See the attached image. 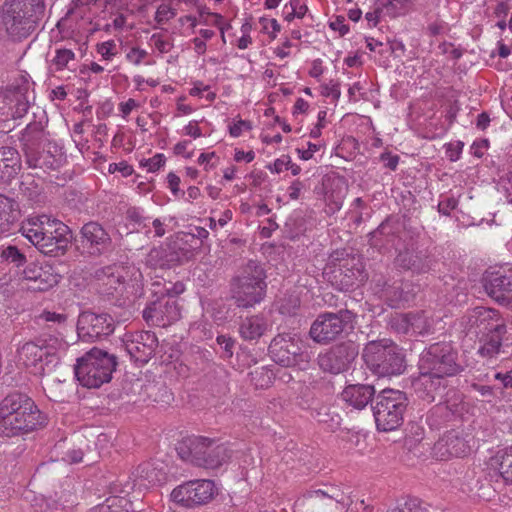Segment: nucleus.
Here are the masks:
<instances>
[{
    "label": "nucleus",
    "mask_w": 512,
    "mask_h": 512,
    "mask_svg": "<svg viewBox=\"0 0 512 512\" xmlns=\"http://www.w3.org/2000/svg\"><path fill=\"white\" fill-rule=\"evenodd\" d=\"M419 376L412 386L419 398L432 402L435 393L443 386L444 379L460 371L456 354L450 344L435 343L425 349L418 363Z\"/></svg>",
    "instance_id": "f257e3e1"
},
{
    "label": "nucleus",
    "mask_w": 512,
    "mask_h": 512,
    "mask_svg": "<svg viewBox=\"0 0 512 512\" xmlns=\"http://www.w3.org/2000/svg\"><path fill=\"white\" fill-rule=\"evenodd\" d=\"M46 423V415L26 394L11 393L0 401V437L28 434Z\"/></svg>",
    "instance_id": "f03ea898"
},
{
    "label": "nucleus",
    "mask_w": 512,
    "mask_h": 512,
    "mask_svg": "<svg viewBox=\"0 0 512 512\" xmlns=\"http://www.w3.org/2000/svg\"><path fill=\"white\" fill-rule=\"evenodd\" d=\"M20 232L41 253L49 256L63 255L70 243L68 226L46 214L25 219Z\"/></svg>",
    "instance_id": "7ed1b4c3"
},
{
    "label": "nucleus",
    "mask_w": 512,
    "mask_h": 512,
    "mask_svg": "<svg viewBox=\"0 0 512 512\" xmlns=\"http://www.w3.org/2000/svg\"><path fill=\"white\" fill-rule=\"evenodd\" d=\"M44 11V0H6L0 7V36L12 41L27 38Z\"/></svg>",
    "instance_id": "20e7f679"
},
{
    "label": "nucleus",
    "mask_w": 512,
    "mask_h": 512,
    "mask_svg": "<svg viewBox=\"0 0 512 512\" xmlns=\"http://www.w3.org/2000/svg\"><path fill=\"white\" fill-rule=\"evenodd\" d=\"M66 347L62 339L52 336L27 342L18 349V363L31 374L43 375L55 368Z\"/></svg>",
    "instance_id": "39448f33"
},
{
    "label": "nucleus",
    "mask_w": 512,
    "mask_h": 512,
    "mask_svg": "<svg viewBox=\"0 0 512 512\" xmlns=\"http://www.w3.org/2000/svg\"><path fill=\"white\" fill-rule=\"evenodd\" d=\"M363 359L367 367L379 377L400 375L405 370L401 350L388 339L369 342L364 348Z\"/></svg>",
    "instance_id": "423d86ee"
},
{
    "label": "nucleus",
    "mask_w": 512,
    "mask_h": 512,
    "mask_svg": "<svg viewBox=\"0 0 512 512\" xmlns=\"http://www.w3.org/2000/svg\"><path fill=\"white\" fill-rule=\"evenodd\" d=\"M116 361L112 355L93 349L77 361L75 376L81 385L98 388L111 380Z\"/></svg>",
    "instance_id": "0eeeda50"
},
{
    "label": "nucleus",
    "mask_w": 512,
    "mask_h": 512,
    "mask_svg": "<svg viewBox=\"0 0 512 512\" xmlns=\"http://www.w3.org/2000/svg\"><path fill=\"white\" fill-rule=\"evenodd\" d=\"M263 268L250 261L233 284V298L239 307H252L264 298L266 283Z\"/></svg>",
    "instance_id": "6e6552de"
},
{
    "label": "nucleus",
    "mask_w": 512,
    "mask_h": 512,
    "mask_svg": "<svg viewBox=\"0 0 512 512\" xmlns=\"http://www.w3.org/2000/svg\"><path fill=\"white\" fill-rule=\"evenodd\" d=\"M407 399L399 390L384 389L376 397L373 415L377 429L388 432L397 429L403 422Z\"/></svg>",
    "instance_id": "1a4fd4ad"
},
{
    "label": "nucleus",
    "mask_w": 512,
    "mask_h": 512,
    "mask_svg": "<svg viewBox=\"0 0 512 512\" xmlns=\"http://www.w3.org/2000/svg\"><path fill=\"white\" fill-rule=\"evenodd\" d=\"M219 491V486L213 480L196 479L175 487L170 497L177 505L190 509L209 504L219 494Z\"/></svg>",
    "instance_id": "9d476101"
},
{
    "label": "nucleus",
    "mask_w": 512,
    "mask_h": 512,
    "mask_svg": "<svg viewBox=\"0 0 512 512\" xmlns=\"http://www.w3.org/2000/svg\"><path fill=\"white\" fill-rule=\"evenodd\" d=\"M189 457L197 466L217 469L228 462L230 454L223 445H214L208 438L192 437L186 440Z\"/></svg>",
    "instance_id": "9b49d317"
},
{
    "label": "nucleus",
    "mask_w": 512,
    "mask_h": 512,
    "mask_svg": "<svg viewBox=\"0 0 512 512\" xmlns=\"http://www.w3.org/2000/svg\"><path fill=\"white\" fill-rule=\"evenodd\" d=\"M60 278V274L52 265L48 263H30L14 279V282L21 290L42 292L55 287Z\"/></svg>",
    "instance_id": "f8f14e48"
},
{
    "label": "nucleus",
    "mask_w": 512,
    "mask_h": 512,
    "mask_svg": "<svg viewBox=\"0 0 512 512\" xmlns=\"http://www.w3.org/2000/svg\"><path fill=\"white\" fill-rule=\"evenodd\" d=\"M482 283L492 299L502 305L512 306V265L486 271Z\"/></svg>",
    "instance_id": "ddd939ff"
},
{
    "label": "nucleus",
    "mask_w": 512,
    "mask_h": 512,
    "mask_svg": "<svg viewBox=\"0 0 512 512\" xmlns=\"http://www.w3.org/2000/svg\"><path fill=\"white\" fill-rule=\"evenodd\" d=\"M473 437L463 431L452 430L443 435L433 446V456L441 461L464 457L472 451Z\"/></svg>",
    "instance_id": "4468645a"
},
{
    "label": "nucleus",
    "mask_w": 512,
    "mask_h": 512,
    "mask_svg": "<svg viewBox=\"0 0 512 512\" xmlns=\"http://www.w3.org/2000/svg\"><path fill=\"white\" fill-rule=\"evenodd\" d=\"M351 319L349 311L335 313H324L317 317L310 328L311 338L318 343H327L336 339L342 333Z\"/></svg>",
    "instance_id": "2eb2a0df"
},
{
    "label": "nucleus",
    "mask_w": 512,
    "mask_h": 512,
    "mask_svg": "<svg viewBox=\"0 0 512 512\" xmlns=\"http://www.w3.org/2000/svg\"><path fill=\"white\" fill-rule=\"evenodd\" d=\"M99 279L107 286V292L118 290L120 287L137 289L143 280L142 272L132 264H118L106 267Z\"/></svg>",
    "instance_id": "dca6fc26"
},
{
    "label": "nucleus",
    "mask_w": 512,
    "mask_h": 512,
    "mask_svg": "<svg viewBox=\"0 0 512 512\" xmlns=\"http://www.w3.org/2000/svg\"><path fill=\"white\" fill-rule=\"evenodd\" d=\"M123 344L134 362L145 364L153 356L158 340L154 332L140 331L126 334Z\"/></svg>",
    "instance_id": "f3484780"
},
{
    "label": "nucleus",
    "mask_w": 512,
    "mask_h": 512,
    "mask_svg": "<svg viewBox=\"0 0 512 512\" xmlns=\"http://www.w3.org/2000/svg\"><path fill=\"white\" fill-rule=\"evenodd\" d=\"M143 317L149 325L166 327L178 321L181 312L175 299L160 298L144 309Z\"/></svg>",
    "instance_id": "a211bd4d"
},
{
    "label": "nucleus",
    "mask_w": 512,
    "mask_h": 512,
    "mask_svg": "<svg viewBox=\"0 0 512 512\" xmlns=\"http://www.w3.org/2000/svg\"><path fill=\"white\" fill-rule=\"evenodd\" d=\"M79 335L97 338L113 332V320L108 314L85 311L79 315L77 323Z\"/></svg>",
    "instance_id": "6ab92c4d"
},
{
    "label": "nucleus",
    "mask_w": 512,
    "mask_h": 512,
    "mask_svg": "<svg viewBox=\"0 0 512 512\" xmlns=\"http://www.w3.org/2000/svg\"><path fill=\"white\" fill-rule=\"evenodd\" d=\"M323 199L329 213L334 214L342 208L347 194V182L339 175H327L323 179Z\"/></svg>",
    "instance_id": "aec40b11"
},
{
    "label": "nucleus",
    "mask_w": 512,
    "mask_h": 512,
    "mask_svg": "<svg viewBox=\"0 0 512 512\" xmlns=\"http://www.w3.org/2000/svg\"><path fill=\"white\" fill-rule=\"evenodd\" d=\"M510 345H512V323L496 324L495 329L484 339L478 352L482 357L493 358L502 351V347Z\"/></svg>",
    "instance_id": "412c9836"
},
{
    "label": "nucleus",
    "mask_w": 512,
    "mask_h": 512,
    "mask_svg": "<svg viewBox=\"0 0 512 512\" xmlns=\"http://www.w3.org/2000/svg\"><path fill=\"white\" fill-rule=\"evenodd\" d=\"M466 329L477 328L479 331L492 332L496 324H503L500 321V314L497 310L487 307H475L464 317Z\"/></svg>",
    "instance_id": "4be33fe9"
},
{
    "label": "nucleus",
    "mask_w": 512,
    "mask_h": 512,
    "mask_svg": "<svg viewBox=\"0 0 512 512\" xmlns=\"http://www.w3.org/2000/svg\"><path fill=\"white\" fill-rule=\"evenodd\" d=\"M354 358L353 352H348L345 347H336L318 356L320 368L332 374H339L348 368Z\"/></svg>",
    "instance_id": "5701e85b"
},
{
    "label": "nucleus",
    "mask_w": 512,
    "mask_h": 512,
    "mask_svg": "<svg viewBox=\"0 0 512 512\" xmlns=\"http://www.w3.org/2000/svg\"><path fill=\"white\" fill-rule=\"evenodd\" d=\"M488 467L506 485H512V446L498 450L489 459Z\"/></svg>",
    "instance_id": "b1692460"
},
{
    "label": "nucleus",
    "mask_w": 512,
    "mask_h": 512,
    "mask_svg": "<svg viewBox=\"0 0 512 512\" xmlns=\"http://www.w3.org/2000/svg\"><path fill=\"white\" fill-rule=\"evenodd\" d=\"M375 394L374 387L371 385L355 384L347 386L341 396L344 402L349 406L362 410L372 400Z\"/></svg>",
    "instance_id": "393cba45"
},
{
    "label": "nucleus",
    "mask_w": 512,
    "mask_h": 512,
    "mask_svg": "<svg viewBox=\"0 0 512 512\" xmlns=\"http://www.w3.org/2000/svg\"><path fill=\"white\" fill-rule=\"evenodd\" d=\"M81 235L83 242L93 249L91 253L102 251L110 241L107 232L96 222H89L85 224L81 229Z\"/></svg>",
    "instance_id": "a878e982"
},
{
    "label": "nucleus",
    "mask_w": 512,
    "mask_h": 512,
    "mask_svg": "<svg viewBox=\"0 0 512 512\" xmlns=\"http://www.w3.org/2000/svg\"><path fill=\"white\" fill-rule=\"evenodd\" d=\"M20 156L16 149L11 147L0 148V178L14 177L20 170Z\"/></svg>",
    "instance_id": "bb28decb"
},
{
    "label": "nucleus",
    "mask_w": 512,
    "mask_h": 512,
    "mask_svg": "<svg viewBox=\"0 0 512 512\" xmlns=\"http://www.w3.org/2000/svg\"><path fill=\"white\" fill-rule=\"evenodd\" d=\"M138 479L136 484L139 488L148 489L157 484L162 483L165 480V474L150 464H143L137 469Z\"/></svg>",
    "instance_id": "cd10ccee"
},
{
    "label": "nucleus",
    "mask_w": 512,
    "mask_h": 512,
    "mask_svg": "<svg viewBox=\"0 0 512 512\" xmlns=\"http://www.w3.org/2000/svg\"><path fill=\"white\" fill-rule=\"evenodd\" d=\"M271 353L273 354V359L286 367H297L300 370L306 369L302 363L299 362L298 359H290L292 355L290 351L286 349V347L282 344V341L275 338L270 346Z\"/></svg>",
    "instance_id": "c85d7f7f"
},
{
    "label": "nucleus",
    "mask_w": 512,
    "mask_h": 512,
    "mask_svg": "<svg viewBox=\"0 0 512 512\" xmlns=\"http://www.w3.org/2000/svg\"><path fill=\"white\" fill-rule=\"evenodd\" d=\"M266 329L263 318L253 316L243 321L240 326V334L246 340H253L260 337Z\"/></svg>",
    "instance_id": "c756f323"
},
{
    "label": "nucleus",
    "mask_w": 512,
    "mask_h": 512,
    "mask_svg": "<svg viewBox=\"0 0 512 512\" xmlns=\"http://www.w3.org/2000/svg\"><path fill=\"white\" fill-rule=\"evenodd\" d=\"M197 13L198 25L215 26L222 34L229 28V24L225 23L222 15L211 12L206 6H198Z\"/></svg>",
    "instance_id": "7c9ffc66"
},
{
    "label": "nucleus",
    "mask_w": 512,
    "mask_h": 512,
    "mask_svg": "<svg viewBox=\"0 0 512 512\" xmlns=\"http://www.w3.org/2000/svg\"><path fill=\"white\" fill-rule=\"evenodd\" d=\"M282 341V344L290 351L289 355H292L291 359H298L300 363L307 368L309 362V355L306 351H304L303 342L299 337H289L286 339L285 337L278 338Z\"/></svg>",
    "instance_id": "2f4dec72"
},
{
    "label": "nucleus",
    "mask_w": 512,
    "mask_h": 512,
    "mask_svg": "<svg viewBox=\"0 0 512 512\" xmlns=\"http://www.w3.org/2000/svg\"><path fill=\"white\" fill-rule=\"evenodd\" d=\"M376 4L381 7L384 14L397 17L408 12L412 0H376Z\"/></svg>",
    "instance_id": "473e14b6"
},
{
    "label": "nucleus",
    "mask_w": 512,
    "mask_h": 512,
    "mask_svg": "<svg viewBox=\"0 0 512 512\" xmlns=\"http://www.w3.org/2000/svg\"><path fill=\"white\" fill-rule=\"evenodd\" d=\"M252 129L253 123L250 120H244L239 116L230 119L227 124L228 134L232 138H239L245 133L250 132Z\"/></svg>",
    "instance_id": "72a5a7b5"
},
{
    "label": "nucleus",
    "mask_w": 512,
    "mask_h": 512,
    "mask_svg": "<svg viewBox=\"0 0 512 512\" xmlns=\"http://www.w3.org/2000/svg\"><path fill=\"white\" fill-rule=\"evenodd\" d=\"M308 11L307 5L301 0H291L284 5L283 13L286 21H292L295 18H303Z\"/></svg>",
    "instance_id": "f704fd0d"
},
{
    "label": "nucleus",
    "mask_w": 512,
    "mask_h": 512,
    "mask_svg": "<svg viewBox=\"0 0 512 512\" xmlns=\"http://www.w3.org/2000/svg\"><path fill=\"white\" fill-rule=\"evenodd\" d=\"M75 60V53L70 49H57L52 60L51 67L60 71L69 67V63Z\"/></svg>",
    "instance_id": "c9c22d12"
},
{
    "label": "nucleus",
    "mask_w": 512,
    "mask_h": 512,
    "mask_svg": "<svg viewBox=\"0 0 512 512\" xmlns=\"http://www.w3.org/2000/svg\"><path fill=\"white\" fill-rule=\"evenodd\" d=\"M96 51L101 59L106 62L112 61L119 52L116 42L112 39L98 43Z\"/></svg>",
    "instance_id": "e433bc0d"
},
{
    "label": "nucleus",
    "mask_w": 512,
    "mask_h": 512,
    "mask_svg": "<svg viewBox=\"0 0 512 512\" xmlns=\"http://www.w3.org/2000/svg\"><path fill=\"white\" fill-rule=\"evenodd\" d=\"M205 122V118L201 119H192L185 124L179 133L183 136L190 137L192 139H198L200 137L205 136L206 134L203 132L201 124Z\"/></svg>",
    "instance_id": "4c0bfd02"
},
{
    "label": "nucleus",
    "mask_w": 512,
    "mask_h": 512,
    "mask_svg": "<svg viewBox=\"0 0 512 512\" xmlns=\"http://www.w3.org/2000/svg\"><path fill=\"white\" fill-rule=\"evenodd\" d=\"M192 87L189 90V95L192 97H202L208 102H213L216 99V93L211 91V87L200 80L193 81Z\"/></svg>",
    "instance_id": "58836bf2"
},
{
    "label": "nucleus",
    "mask_w": 512,
    "mask_h": 512,
    "mask_svg": "<svg viewBox=\"0 0 512 512\" xmlns=\"http://www.w3.org/2000/svg\"><path fill=\"white\" fill-rule=\"evenodd\" d=\"M319 91L323 97L330 98L335 102L338 101L341 96L340 83L334 79L321 83Z\"/></svg>",
    "instance_id": "ea45409f"
},
{
    "label": "nucleus",
    "mask_w": 512,
    "mask_h": 512,
    "mask_svg": "<svg viewBox=\"0 0 512 512\" xmlns=\"http://www.w3.org/2000/svg\"><path fill=\"white\" fill-rule=\"evenodd\" d=\"M411 317V333L424 334L430 329V321L423 312L410 314Z\"/></svg>",
    "instance_id": "a19ab883"
},
{
    "label": "nucleus",
    "mask_w": 512,
    "mask_h": 512,
    "mask_svg": "<svg viewBox=\"0 0 512 512\" xmlns=\"http://www.w3.org/2000/svg\"><path fill=\"white\" fill-rule=\"evenodd\" d=\"M1 258L17 267L25 263L26 257L15 246H8L1 251Z\"/></svg>",
    "instance_id": "79ce46f5"
},
{
    "label": "nucleus",
    "mask_w": 512,
    "mask_h": 512,
    "mask_svg": "<svg viewBox=\"0 0 512 512\" xmlns=\"http://www.w3.org/2000/svg\"><path fill=\"white\" fill-rule=\"evenodd\" d=\"M166 163V157L162 153H157L153 157L148 159H143L140 162V166L146 168L147 172L155 173L164 167Z\"/></svg>",
    "instance_id": "37998d69"
},
{
    "label": "nucleus",
    "mask_w": 512,
    "mask_h": 512,
    "mask_svg": "<svg viewBox=\"0 0 512 512\" xmlns=\"http://www.w3.org/2000/svg\"><path fill=\"white\" fill-rule=\"evenodd\" d=\"M343 252L335 251L328 258V263L323 267V275L331 282L336 279V264L341 261Z\"/></svg>",
    "instance_id": "c03bdc74"
},
{
    "label": "nucleus",
    "mask_w": 512,
    "mask_h": 512,
    "mask_svg": "<svg viewBox=\"0 0 512 512\" xmlns=\"http://www.w3.org/2000/svg\"><path fill=\"white\" fill-rule=\"evenodd\" d=\"M182 35L189 36L195 32L198 26V18L195 15H184L178 19Z\"/></svg>",
    "instance_id": "a18cd8bd"
},
{
    "label": "nucleus",
    "mask_w": 512,
    "mask_h": 512,
    "mask_svg": "<svg viewBox=\"0 0 512 512\" xmlns=\"http://www.w3.org/2000/svg\"><path fill=\"white\" fill-rule=\"evenodd\" d=\"M328 26L338 37L349 32V26L344 16H332L328 21Z\"/></svg>",
    "instance_id": "49530a36"
},
{
    "label": "nucleus",
    "mask_w": 512,
    "mask_h": 512,
    "mask_svg": "<svg viewBox=\"0 0 512 512\" xmlns=\"http://www.w3.org/2000/svg\"><path fill=\"white\" fill-rule=\"evenodd\" d=\"M166 180H167V188L169 189V191L171 192V194L174 197H176V198L184 197L185 193L180 188L181 179L176 173L169 172L167 174Z\"/></svg>",
    "instance_id": "de8ad7c7"
},
{
    "label": "nucleus",
    "mask_w": 512,
    "mask_h": 512,
    "mask_svg": "<svg viewBox=\"0 0 512 512\" xmlns=\"http://www.w3.org/2000/svg\"><path fill=\"white\" fill-rule=\"evenodd\" d=\"M392 327L400 333L411 332V317L410 314L397 315L391 321Z\"/></svg>",
    "instance_id": "09e8293b"
},
{
    "label": "nucleus",
    "mask_w": 512,
    "mask_h": 512,
    "mask_svg": "<svg viewBox=\"0 0 512 512\" xmlns=\"http://www.w3.org/2000/svg\"><path fill=\"white\" fill-rule=\"evenodd\" d=\"M164 251L159 248L152 249L146 257V264L150 267H164L166 265V261L164 260Z\"/></svg>",
    "instance_id": "8fccbe9b"
},
{
    "label": "nucleus",
    "mask_w": 512,
    "mask_h": 512,
    "mask_svg": "<svg viewBox=\"0 0 512 512\" xmlns=\"http://www.w3.org/2000/svg\"><path fill=\"white\" fill-rule=\"evenodd\" d=\"M463 147L464 144L461 141L445 144L444 148L446 157L452 162L459 160L462 154Z\"/></svg>",
    "instance_id": "3c124183"
},
{
    "label": "nucleus",
    "mask_w": 512,
    "mask_h": 512,
    "mask_svg": "<svg viewBox=\"0 0 512 512\" xmlns=\"http://www.w3.org/2000/svg\"><path fill=\"white\" fill-rule=\"evenodd\" d=\"M252 381L258 388L268 387L271 383V373L269 371H265L264 369L255 370L252 373Z\"/></svg>",
    "instance_id": "603ef678"
},
{
    "label": "nucleus",
    "mask_w": 512,
    "mask_h": 512,
    "mask_svg": "<svg viewBox=\"0 0 512 512\" xmlns=\"http://www.w3.org/2000/svg\"><path fill=\"white\" fill-rule=\"evenodd\" d=\"M108 172L110 174L120 173L122 177H129L134 173V168L126 161H120L118 163H110Z\"/></svg>",
    "instance_id": "864d4df0"
},
{
    "label": "nucleus",
    "mask_w": 512,
    "mask_h": 512,
    "mask_svg": "<svg viewBox=\"0 0 512 512\" xmlns=\"http://www.w3.org/2000/svg\"><path fill=\"white\" fill-rule=\"evenodd\" d=\"M148 56L145 49L139 47H132L126 54V59L133 65H140Z\"/></svg>",
    "instance_id": "5fc2aeb1"
},
{
    "label": "nucleus",
    "mask_w": 512,
    "mask_h": 512,
    "mask_svg": "<svg viewBox=\"0 0 512 512\" xmlns=\"http://www.w3.org/2000/svg\"><path fill=\"white\" fill-rule=\"evenodd\" d=\"M263 31L269 35L271 39H275L281 30V26L276 19L261 18Z\"/></svg>",
    "instance_id": "6e6d98bb"
},
{
    "label": "nucleus",
    "mask_w": 512,
    "mask_h": 512,
    "mask_svg": "<svg viewBox=\"0 0 512 512\" xmlns=\"http://www.w3.org/2000/svg\"><path fill=\"white\" fill-rule=\"evenodd\" d=\"M324 147L323 143H311L309 142L306 149L297 148L298 157L301 160L307 161L310 160L314 154L320 151Z\"/></svg>",
    "instance_id": "4d7b16f0"
},
{
    "label": "nucleus",
    "mask_w": 512,
    "mask_h": 512,
    "mask_svg": "<svg viewBox=\"0 0 512 512\" xmlns=\"http://www.w3.org/2000/svg\"><path fill=\"white\" fill-rule=\"evenodd\" d=\"M290 156L282 155L277 158L272 164L268 165L267 168L271 173L279 174L283 171L288 170V165L290 164Z\"/></svg>",
    "instance_id": "13d9d810"
},
{
    "label": "nucleus",
    "mask_w": 512,
    "mask_h": 512,
    "mask_svg": "<svg viewBox=\"0 0 512 512\" xmlns=\"http://www.w3.org/2000/svg\"><path fill=\"white\" fill-rule=\"evenodd\" d=\"M325 71L326 67L323 65V61L321 59H315L310 64L308 74L310 77L320 81Z\"/></svg>",
    "instance_id": "bf43d9fd"
},
{
    "label": "nucleus",
    "mask_w": 512,
    "mask_h": 512,
    "mask_svg": "<svg viewBox=\"0 0 512 512\" xmlns=\"http://www.w3.org/2000/svg\"><path fill=\"white\" fill-rule=\"evenodd\" d=\"M184 291H185V286L182 282H176V283L169 282L168 284H165L164 291L160 292V293L166 294L167 296H169L168 299H173L177 295L182 294Z\"/></svg>",
    "instance_id": "052dcab7"
},
{
    "label": "nucleus",
    "mask_w": 512,
    "mask_h": 512,
    "mask_svg": "<svg viewBox=\"0 0 512 512\" xmlns=\"http://www.w3.org/2000/svg\"><path fill=\"white\" fill-rule=\"evenodd\" d=\"M140 107V103L135 99L129 98L125 102H121L118 106L119 112L123 119H127L129 114L134 110Z\"/></svg>",
    "instance_id": "680f3d73"
},
{
    "label": "nucleus",
    "mask_w": 512,
    "mask_h": 512,
    "mask_svg": "<svg viewBox=\"0 0 512 512\" xmlns=\"http://www.w3.org/2000/svg\"><path fill=\"white\" fill-rule=\"evenodd\" d=\"M189 140H181L177 142L173 147V152L175 155L182 156L186 159H189L193 156V153L189 151L190 146Z\"/></svg>",
    "instance_id": "e2e57ef3"
},
{
    "label": "nucleus",
    "mask_w": 512,
    "mask_h": 512,
    "mask_svg": "<svg viewBox=\"0 0 512 512\" xmlns=\"http://www.w3.org/2000/svg\"><path fill=\"white\" fill-rule=\"evenodd\" d=\"M217 155L215 152L201 153L197 159L198 164L204 167L205 171H211L216 167L215 163L212 162Z\"/></svg>",
    "instance_id": "0e129e2a"
},
{
    "label": "nucleus",
    "mask_w": 512,
    "mask_h": 512,
    "mask_svg": "<svg viewBox=\"0 0 512 512\" xmlns=\"http://www.w3.org/2000/svg\"><path fill=\"white\" fill-rule=\"evenodd\" d=\"M488 148H489L488 140L480 139V140H476L472 143L470 150H471V153L475 157L481 158L485 154V152L488 150Z\"/></svg>",
    "instance_id": "69168bd1"
},
{
    "label": "nucleus",
    "mask_w": 512,
    "mask_h": 512,
    "mask_svg": "<svg viewBox=\"0 0 512 512\" xmlns=\"http://www.w3.org/2000/svg\"><path fill=\"white\" fill-rule=\"evenodd\" d=\"M292 47V42L289 39H285L281 45L273 48V53L276 57L280 59H285L290 56V49Z\"/></svg>",
    "instance_id": "338daca9"
},
{
    "label": "nucleus",
    "mask_w": 512,
    "mask_h": 512,
    "mask_svg": "<svg viewBox=\"0 0 512 512\" xmlns=\"http://www.w3.org/2000/svg\"><path fill=\"white\" fill-rule=\"evenodd\" d=\"M389 512H425L416 500H408L402 507L391 509Z\"/></svg>",
    "instance_id": "774afa93"
}]
</instances>
